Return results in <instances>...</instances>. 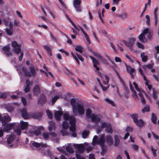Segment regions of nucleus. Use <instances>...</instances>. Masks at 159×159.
<instances>
[{"mask_svg": "<svg viewBox=\"0 0 159 159\" xmlns=\"http://www.w3.org/2000/svg\"><path fill=\"white\" fill-rule=\"evenodd\" d=\"M98 137L97 135H95L93 139L92 144L94 145L96 144H98L100 145L102 148V151L101 152L102 155L103 156L104 154L106 152L107 149L105 146V138L103 134L100 136V138L98 140Z\"/></svg>", "mask_w": 159, "mask_h": 159, "instance_id": "obj_1", "label": "nucleus"}, {"mask_svg": "<svg viewBox=\"0 0 159 159\" xmlns=\"http://www.w3.org/2000/svg\"><path fill=\"white\" fill-rule=\"evenodd\" d=\"M30 72L27 71V69L25 67H22L17 68L18 71L21 75H24L27 76H34L36 74V71L38 70L37 68H34L33 66L30 67Z\"/></svg>", "mask_w": 159, "mask_h": 159, "instance_id": "obj_2", "label": "nucleus"}, {"mask_svg": "<svg viewBox=\"0 0 159 159\" xmlns=\"http://www.w3.org/2000/svg\"><path fill=\"white\" fill-rule=\"evenodd\" d=\"M21 116L25 119H28L30 118L36 119L42 115V113H40L39 115L35 113H31V112L28 113L26 110L23 108L21 110Z\"/></svg>", "mask_w": 159, "mask_h": 159, "instance_id": "obj_3", "label": "nucleus"}, {"mask_svg": "<svg viewBox=\"0 0 159 159\" xmlns=\"http://www.w3.org/2000/svg\"><path fill=\"white\" fill-rule=\"evenodd\" d=\"M153 32L152 31L149 30L148 28H146L139 36V40L142 42L145 43L147 42V40L145 37V35L147 34L148 38L150 39H151L152 35Z\"/></svg>", "mask_w": 159, "mask_h": 159, "instance_id": "obj_4", "label": "nucleus"}, {"mask_svg": "<svg viewBox=\"0 0 159 159\" xmlns=\"http://www.w3.org/2000/svg\"><path fill=\"white\" fill-rule=\"evenodd\" d=\"M11 46L13 48V50L15 53L18 54L20 52V56H19L18 59L20 61H21L22 59L24 54L23 52H21V45L18 44L15 41H13L11 43Z\"/></svg>", "mask_w": 159, "mask_h": 159, "instance_id": "obj_5", "label": "nucleus"}, {"mask_svg": "<svg viewBox=\"0 0 159 159\" xmlns=\"http://www.w3.org/2000/svg\"><path fill=\"white\" fill-rule=\"evenodd\" d=\"M72 111L74 115H76L77 113L80 115H83L85 112V110L83 105L79 103L76 104L75 107L73 108Z\"/></svg>", "mask_w": 159, "mask_h": 159, "instance_id": "obj_6", "label": "nucleus"}, {"mask_svg": "<svg viewBox=\"0 0 159 159\" xmlns=\"http://www.w3.org/2000/svg\"><path fill=\"white\" fill-rule=\"evenodd\" d=\"M28 125L27 122H25L22 120L20 121V125L19 126H16L14 128V130L18 135L20 134V131L21 130L26 129Z\"/></svg>", "mask_w": 159, "mask_h": 159, "instance_id": "obj_7", "label": "nucleus"}, {"mask_svg": "<svg viewBox=\"0 0 159 159\" xmlns=\"http://www.w3.org/2000/svg\"><path fill=\"white\" fill-rule=\"evenodd\" d=\"M3 21L6 25L9 26V28L7 27L6 29L7 34L9 35H11L12 33L13 24L11 23L10 20L9 18L5 19L3 20Z\"/></svg>", "mask_w": 159, "mask_h": 159, "instance_id": "obj_8", "label": "nucleus"}, {"mask_svg": "<svg viewBox=\"0 0 159 159\" xmlns=\"http://www.w3.org/2000/svg\"><path fill=\"white\" fill-rule=\"evenodd\" d=\"M86 116L87 118H91V119H100L99 116L93 112L92 110L89 108L86 110Z\"/></svg>", "mask_w": 159, "mask_h": 159, "instance_id": "obj_9", "label": "nucleus"}, {"mask_svg": "<svg viewBox=\"0 0 159 159\" xmlns=\"http://www.w3.org/2000/svg\"><path fill=\"white\" fill-rule=\"evenodd\" d=\"M69 124L70 126L69 129L70 131L72 132L71 136L75 137H76V133L75 132L76 128L75 127V120H70Z\"/></svg>", "mask_w": 159, "mask_h": 159, "instance_id": "obj_10", "label": "nucleus"}, {"mask_svg": "<svg viewBox=\"0 0 159 159\" xmlns=\"http://www.w3.org/2000/svg\"><path fill=\"white\" fill-rule=\"evenodd\" d=\"M33 130H30V132L31 134H34L35 135H39L40 134L41 130H43L44 128L43 126H40L39 127L34 126L32 127Z\"/></svg>", "mask_w": 159, "mask_h": 159, "instance_id": "obj_11", "label": "nucleus"}, {"mask_svg": "<svg viewBox=\"0 0 159 159\" xmlns=\"http://www.w3.org/2000/svg\"><path fill=\"white\" fill-rule=\"evenodd\" d=\"M81 0H74L73 6L77 12H80L81 11L80 4Z\"/></svg>", "mask_w": 159, "mask_h": 159, "instance_id": "obj_12", "label": "nucleus"}, {"mask_svg": "<svg viewBox=\"0 0 159 159\" xmlns=\"http://www.w3.org/2000/svg\"><path fill=\"white\" fill-rule=\"evenodd\" d=\"M54 115L55 119H60L61 116L63 115V111L61 107H59L58 111H54Z\"/></svg>", "mask_w": 159, "mask_h": 159, "instance_id": "obj_13", "label": "nucleus"}, {"mask_svg": "<svg viewBox=\"0 0 159 159\" xmlns=\"http://www.w3.org/2000/svg\"><path fill=\"white\" fill-rule=\"evenodd\" d=\"M106 128V131L108 133L112 134L113 130L110 124L106 123L105 122L102 123V124L101 128Z\"/></svg>", "mask_w": 159, "mask_h": 159, "instance_id": "obj_14", "label": "nucleus"}, {"mask_svg": "<svg viewBox=\"0 0 159 159\" xmlns=\"http://www.w3.org/2000/svg\"><path fill=\"white\" fill-rule=\"evenodd\" d=\"M126 70L128 73L130 75L131 78H134V76L133 73L134 72L135 70L134 68H132L129 66H127L126 64H125Z\"/></svg>", "mask_w": 159, "mask_h": 159, "instance_id": "obj_15", "label": "nucleus"}, {"mask_svg": "<svg viewBox=\"0 0 159 159\" xmlns=\"http://www.w3.org/2000/svg\"><path fill=\"white\" fill-rule=\"evenodd\" d=\"M32 145L33 147L38 148L39 147L42 148H46L47 147V145L45 143H39L37 142L34 141L32 143Z\"/></svg>", "mask_w": 159, "mask_h": 159, "instance_id": "obj_16", "label": "nucleus"}, {"mask_svg": "<svg viewBox=\"0 0 159 159\" xmlns=\"http://www.w3.org/2000/svg\"><path fill=\"white\" fill-rule=\"evenodd\" d=\"M74 147L77 148L78 151L80 153H83L84 151V147L82 144H73Z\"/></svg>", "mask_w": 159, "mask_h": 159, "instance_id": "obj_17", "label": "nucleus"}, {"mask_svg": "<svg viewBox=\"0 0 159 159\" xmlns=\"http://www.w3.org/2000/svg\"><path fill=\"white\" fill-rule=\"evenodd\" d=\"M34 95V96L38 95L40 92V89L39 85H36L33 89Z\"/></svg>", "mask_w": 159, "mask_h": 159, "instance_id": "obj_18", "label": "nucleus"}, {"mask_svg": "<svg viewBox=\"0 0 159 159\" xmlns=\"http://www.w3.org/2000/svg\"><path fill=\"white\" fill-rule=\"evenodd\" d=\"M2 49L3 51L6 52L4 53L6 56L9 57L11 56V53L8 52L10 49V48L8 46H6L3 47Z\"/></svg>", "mask_w": 159, "mask_h": 159, "instance_id": "obj_19", "label": "nucleus"}, {"mask_svg": "<svg viewBox=\"0 0 159 159\" xmlns=\"http://www.w3.org/2000/svg\"><path fill=\"white\" fill-rule=\"evenodd\" d=\"M136 125L139 127H142L145 125L143 120H133Z\"/></svg>", "mask_w": 159, "mask_h": 159, "instance_id": "obj_20", "label": "nucleus"}, {"mask_svg": "<svg viewBox=\"0 0 159 159\" xmlns=\"http://www.w3.org/2000/svg\"><path fill=\"white\" fill-rule=\"evenodd\" d=\"M89 57L91 59L92 62L93 64V66L95 68H96L97 70H99V68L97 67V65H99V62L96 60L94 57L90 56Z\"/></svg>", "mask_w": 159, "mask_h": 159, "instance_id": "obj_21", "label": "nucleus"}, {"mask_svg": "<svg viewBox=\"0 0 159 159\" xmlns=\"http://www.w3.org/2000/svg\"><path fill=\"white\" fill-rule=\"evenodd\" d=\"M46 100V98L44 94H41L38 100V103L41 104L44 102Z\"/></svg>", "mask_w": 159, "mask_h": 159, "instance_id": "obj_22", "label": "nucleus"}, {"mask_svg": "<svg viewBox=\"0 0 159 159\" xmlns=\"http://www.w3.org/2000/svg\"><path fill=\"white\" fill-rule=\"evenodd\" d=\"M71 55L74 58V59L75 60L77 61L78 64H79V61L78 59V58L81 61H83V59L82 57L81 56L78 55L77 54H76L77 56V57H76V56L74 54L73 52H72L71 53Z\"/></svg>", "mask_w": 159, "mask_h": 159, "instance_id": "obj_23", "label": "nucleus"}, {"mask_svg": "<svg viewBox=\"0 0 159 159\" xmlns=\"http://www.w3.org/2000/svg\"><path fill=\"white\" fill-rule=\"evenodd\" d=\"M61 97V92H58L57 95L53 97L52 100V105L55 102L57 99Z\"/></svg>", "mask_w": 159, "mask_h": 159, "instance_id": "obj_24", "label": "nucleus"}, {"mask_svg": "<svg viewBox=\"0 0 159 159\" xmlns=\"http://www.w3.org/2000/svg\"><path fill=\"white\" fill-rule=\"evenodd\" d=\"M48 123L49 125L48 129L50 131H52L53 130H54L55 129L56 126L54 122L52 121H49Z\"/></svg>", "mask_w": 159, "mask_h": 159, "instance_id": "obj_25", "label": "nucleus"}, {"mask_svg": "<svg viewBox=\"0 0 159 159\" xmlns=\"http://www.w3.org/2000/svg\"><path fill=\"white\" fill-rule=\"evenodd\" d=\"M135 39L134 38H131L127 42L124 41L125 44L127 46L131 47L135 42Z\"/></svg>", "mask_w": 159, "mask_h": 159, "instance_id": "obj_26", "label": "nucleus"}, {"mask_svg": "<svg viewBox=\"0 0 159 159\" xmlns=\"http://www.w3.org/2000/svg\"><path fill=\"white\" fill-rule=\"evenodd\" d=\"M106 141L109 146L111 145L113 143L112 139L110 135H107L106 138Z\"/></svg>", "mask_w": 159, "mask_h": 159, "instance_id": "obj_27", "label": "nucleus"}, {"mask_svg": "<svg viewBox=\"0 0 159 159\" xmlns=\"http://www.w3.org/2000/svg\"><path fill=\"white\" fill-rule=\"evenodd\" d=\"M12 128V125L11 124H6L5 125L3 128V131L7 132Z\"/></svg>", "mask_w": 159, "mask_h": 159, "instance_id": "obj_28", "label": "nucleus"}, {"mask_svg": "<svg viewBox=\"0 0 159 159\" xmlns=\"http://www.w3.org/2000/svg\"><path fill=\"white\" fill-rule=\"evenodd\" d=\"M64 119H74V117L72 116H70L68 112L65 111L63 114Z\"/></svg>", "mask_w": 159, "mask_h": 159, "instance_id": "obj_29", "label": "nucleus"}, {"mask_svg": "<svg viewBox=\"0 0 159 159\" xmlns=\"http://www.w3.org/2000/svg\"><path fill=\"white\" fill-rule=\"evenodd\" d=\"M72 144L71 143H68L66 147V150L67 152L72 153L74 152L73 150L71 147Z\"/></svg>", "mask_w": 159, "mask_h": 159, "instance_id": "obj_30", "label": "nucleus"}, {"mask_svg": "<svg viewBox=\"0 0 159 159\" xmlns=\"http://www.w3.org/2000/svg\"><path fill=\"white\" fill-rule=\"evenodd\" d=\"M89 50L99 60L102 57L99 53L95 52L92 48L89 49Z\"/></svg>", "mask_w": 159, "mask_h": 159, "instance_id": "obj_31", "label": "nucleus"}, {"mask_svg": "<svg viewBox=\"0 0 159 159\" xmlns=\"http://www.w3.org/2000/svg\"><path fill=\"white\" fill-rule=\"evenodd\" d=\"M16 93L17 94V95H12L11 96V98L13 99H15L17 98L18 97L21 96L22 95V92L21 91H16Z\"/></svg>", "mask_w": 159, "mask_h": 159, "instance_id": "obj_32", "label": "nucleus"}, {"mask_svg": "<svg viewBox=\"0 0 159 159\" xmlns=\"http://www.w3.org/2000/svg\"><path fill=\"white\" fill-rule=\"evenodd\" d=\"M70 121V120H65V121L63 122L62 126L64 129H66L69 128V125L68 122L69 123Z\"/></svg>", "mask_w": 159, "mask_h": 159, "instance_id": "obj_33", "label": "nucleus"}, {"mask_svg": "<svg viewBox=\"0 0 159 159\" xmlns=\"http://www.w3.org/2000/svg\"><path fill=\"white\" fill-rule=\"evenodd\" d=\"M0 119H11L10 118L7 113L0 114Z\"/></svg>", "mask_w": 159, "mask_h": 159, "instance_id": "obj_34", "label": "nucleus"}, {"mask_svg": "<svg viewBox=\"0 0 159 159\" xmlns=\"http://www.w3.org/2000/svg\"><path fill=\"white\" fill-rule=\"evenodd\" d=\"M41 152L43 155L48 156L51 157L52 154L49 149H47L45 152Z\"/></svg>", "mask_w": 159, "mask_h": 159, "instance_id": "obj_35", "label": "nucleus"}, {"mask_svg": "<svg viewBox=\"0 0 159 159\" xmlns=\"http://www.w3.org/2000/svg\"><path fill=\"white\" fill-rule=\"evenodd\" d=\"M148 148H150L151 149L152 153L154 156V157H155L157 155V149H154L153 147L152 146H150L149 147H147Z\"/></svg>", "mask_w": 159, "mask_h": 159, "instance_id": "obj_36", "label": "nucleus"}, {"mask_svg": "<svg viewBox=\"0 0 159 159\" xmlns=\"http://www.w3.org/2000/svg\"><path fill=\"white\" fill-rule=\"evenodd\" d=\"M44 49L47 51L48 55L49 56L52 55L51 50V48L47 45L43 46Z\"/></svg>", "mask_w": 159, "mask_h": 159, "instance_id": "obj_37", "label": "nucleus"}, {"mask_svg": "<svg viewBox=\"0 0 159 159\" xmlns=\"http://www.w3.org/2000/svg\"><path fill=\"white\" fill-rule=\"evenodd\" d=\"M66 18L69 20L70 22L72 24L73 26L74 27L75 29L78 31H79L80 30V29L79 27H77L76 25H75V24L73 23V22L70 19V18L68 17V16L66 15Z\"/></svg>", "mask_w": 159, "mask_h": 159, "instance_id": "obj_38", "label": "nucleus"}, {"mask_svg": "<svg viewBox=\"0 0 159 159\" xmlns=\"http://www.w3.org/2000/svg\"><path fill=\"white\" fill-rule=\"evenodd\" d=\"M109 77L106 75L104 76V80H103V83L104 84H109Z\"/></svg>", "mask_w": 159, "mask_h": 159, "instance_id": "obj_39", "label": "nucleus"}, {"mask_svg": "<svg viewBox=\"0 0 159 159\" xmlns=\"http://www.w3.org/2000/svg\"><path fill=\"white\" fill-rule=\"evenodd\" d=\"M153 64L152 63L143 66L142 67L143 69L145 70L147 68L149 69H151L153 67Z\"/></svg>", "mask_w": 159, "mask_h": 159, "instance_id": "obj_40", "label": "nucleus"}, {"mask_svg": "<svg viewBox=\"0 0 159 159\" xmlns=\"http://www.w3.org/2000/svg\"><path fill=\"white\" fill-rule=\"evenodd\" d=\"M114 138L115 140L114 145L116 146H117L118 145L120 142V139L118 136L117 135L115 136Z\"/></svg>", "mask_w": 159, "mask_h": 159, "instance_id": "obj_41", "label": "nucleus"}, {"mask_svg": "<svg viewBox=\"0 0 159 159\" xmlns=\"http://www.w3.org/2000/svg\"><path fill=\"white\" fill-rule=\"evenodd\" d=\"M49 135L51 136L52 137V139L53 140L56 141V142H57L58 140L56 139L57 134L54 133L53 132H51L49 133Z\"/></svg>", "mask_w": 159, "mask_h": 159, "instance_id": "obj_42", "label": "nucleus"}, {"mask_svg": "<svg viewBox=\"0 0 159 159\" xmlns=\"http://www.w3.org/2000/svg\"><path fill=\"white\" fill-rule=\"evenodd\" d=\"M75 50L76 51L82 53L83 51V48L82 46L80 45L77 46L75 48Z\"/></svg>", "mask_w": 159, "mask_h": 159, "instance_id": "obj_43", "label": "nucleus"}, {"mask_svg": "<svg viewBox=\"0 0 159 159\" xmlns=\"http://www.w3.org/2000/svg\"><path fill=\"white\" fill-rule=\"evenodd\" d=\"M141 56L143 61L144 62H146L147 61L148 59V57L147 56L145 55L144 52H142L141 53Z\"/></svg>", "mask_w": 159, "mask_h": 159, "instance_id": "obj_44", "label": "nucleus"}, {"mask_svg": "<svg viewBox=\"0 0 159 159\" xmlns=\"http://www.w3.org/2000/svg\"><path fill=\"white\" fill-rule=\"evenodd\" d=\"M133 84L135 88L137 91L139 92V93H142V92H143V90L141 89H139L138 88V85L135 82H134L133 83Z\"/></svg>", "mask_w": 159, "mask_h": 159, "instance_id": "obj_45", "label": "nucleus"}, {"mask_svg": "<svg viewBox=\"0 0 159 159\" xmlns=\"http://www.w3.org/2000/svg\"><path fill=\"white\" fill-rule=\"evenodd\" d=\"M10 93L9 92H5V93H1L0 96V98L4 99H5L7 96L9 94V93Z\"/></svg>", "mask_w": 159, "mask_h": 159, "instance_id": "obj_46", "label": "nucleus"}, {"mask_svg": "<svg viewBox=\"0 0 159 159\" xmlns=\"http://www.w3.org/2000/svg\"><path fill=\"white\" fill-rule=\"evenodd\" d=\"M49 135V133H48L47 132H44L43 134V136L44 139L45 140L48 139Z\"/></svg>", "mask_w": 159, "mask_h": 159, "instance_id": "obj_47", "label": "nucleus"}, {"mask_svg": "<svg viewBox=\"0 0 159 159\" xmlns=\"http://www.w3.org/2000/svg\"><path fill=\"white\" fill-rule=\"evenodd\" d=\"M105 101L106 102H107L108 103L111 104V105L113 107L115 106V104L112 100L109 99L108 98H106L105 99Z\"/></svg>", "mask_w": 159, "mask_h": 159, "instance_id": "obj_48", "label": "nucleus"}, {"mask_svg": "<svg viewBox=\"0 0 159 159\" xmlns=\"http://www.w3.org/2000/svg\"><path fill=\"white\" fill-rule=\"evenodd\" d=\"M76 100L74 98H72L70 100V103L72 106V109L74 107H75Z\"/></svg>", "mask_w": 159, "mask_h": 159, "instance_id": "obj_49", "label": "nucleus"}, {"mask_svg": "<svg viewBox=\"0 0 159 159\" xmlns=\"http://www.w3.org/2000/svg\"><path fill=\"white\" fill-rule=\"evenodd\" d=\"M89 131L88 130L84 131L82 134V137L83 138H86L89 135Z\"/></svg>", "mask_w": 159, "mask_h": 159, "instance_id": "obj_50", "label": "nucleus"}, {"mask_svg": "<svg viewBox=\"0 0 159 159\" xmlns=\"http://www.w3.org/2000/svg\"><path fill=\"white\" fill-rule=\"evenodd\" d=\"M142 112L144 113L145 112H149L150 111V107L148 105L145 106L143 109H142Z\"/></svg>", "mask_w": 159, "mask_h": 159, "instance_id": "obj_51", "label": "nucleus"}, {"mask_svg": "<svg viewBox=\"0 0 159 159\" xmlns=\"http://www.w3.org/2000/svg\"><path fill=\"white\" fill-rule=\"evenodd\" d=\"M46 113L48 118L49 119H52V115L51 112L48 110H46Z\"/></svg>", "mask_w": 159, "mask_h": 159, "instance_id": "obj_52", "label": "nucleus"}, {"mask_svg": "<svg viewBox=\"0 0 159 159\" xmlns=\"http://www.w3.org/2000/svg\"><path fill=\"white\" fill-rule=\"evenodd\" d=\"M106 85H107L106 86H103L102 84L100 85V86L101 87L102 89V90L103 91H106V90H107L109 88V87L110 86V85L109 84H106Z\"/></svg>", "mask_w": 159, "mask_h": 159, "instance_id": "obj_53", "label": "nucleus"}, {"mask_svg": "<svg viewBox=\"0 0 159 159\" xmlns=\"http://www.w3.org/2000/svg\"><path fill=\"white\" fill-rule=\"evenodd\" d=\"M152 97L154 100H156L157 97V92L152 89Z\"/></svg>", "mask_w": 159, "mask_h": 159, "instance_id": "obj_54", "label": "nucleus"}, {"mask_svg": "<svg viewBox=\"0 0 159 159\" xmlns=\"http://www.w3.org/2000/svg\"><path fill=\"white\" fill-rule=\"evenodd\" d=\"M142 93H139V95L141 98V100L143 104H145L146 103V100L145 98L143 97V96Z\"/></svg>", "mask_w": 159, "mask_h": 159, "instance_id": "obj_55", "label": "nucleus"}, {"mask_svg": "<svg viewBox=\"0 0 159 159\" xmlns=\"http://www.w3.org/2000/svg\"><path fill=\"white\" fill-rule=\"evenodd\" d=\"M145 84L146 86H147L148 89L149 90V93H150L149 91H151L152 89H152H154L152 88V86L151 85L149 84L148 81L145 82Z\"/></svg>", "mask_w": 159, "mask_h": 159, "instance_id": "obj_56", "label": "nucleus"}, {"mask_svg": "<svg viewBox=\"0 0 159 159\" xmlns=\"http://www.w3.org/2000/svg\"><path fill=\"white\" fill-rule=\"evenodd\" d=\"M13 137L12 136H11L7 139V143L10 144L11 143V142L13 141Z\"/></svg>", "mask_w": 159, "mask_h": 159, "instance_id": "obj_57", "label": "nucleus"}, {"mask_svg": "<svg viewBox=\"0 0 159 159\" xmlns=\"http://www.w3.org/2000/svg\"><path fill=\"white\" fill-rule=\"evenodd\" d=\"M145 17L146 19V22L147 25H150V19L149 16L148 15H146L145 16Z\"/></svg>", "mask_w": 159, "mask_h": 159, "instance_id": "obj_58", "label": "nucleus"}, {"mask_svg": "<svg viewBox=\"0 0 159 159\" xmlns=\"http://www.w3.org/2000/svg\"><path fill=\"white\" fill-rule=\"evenodd\" d=\"M121 17L122 19H125L127 17V14L126 13H123L122 14L119 15Z\"/></svg>", "mask_w": 159, "mask_h": 159, "instance_id": "obj_59", "label": "nucleus"}, {"mask_svg": "<svg viewBox=\"0 0 159 159\" xmlns=\"http://www.w3.org/2000/svg\"><path fill=\"white\" fill-rule=\"evenodd\" d=\"M6 108L7 111L9 112H11L13 110V108L10 105H7L6 107Z\"/></svg>", "mask_w": 159, "mask_h": 159, "instance_id": "obj_60", "label": "nucleus"}, {"mask_svg": "<svg viewBox=\"0 0 159 159\" xmlns=\"http://www.w3.org/2000/svg\"><path fill=\"white\" fill-rule=\"evenodd\" d=\"M130 116L133 119H137L138 118V115L136 113L131 115Z\"/></svg>", "mask_w": 159, "mask_h": 159, "instance_id": "obj_61", "label": "nucleus"}, {"mask_svg": "<svg viewBox=\"0 0 159 159\" xmlns=\"http://www.w3.org/2000/svg\"><path fill=\"white\" fill-rule=\"evenodd\" d=\"M104 64L106 65H108V64L107 61L103 57H102L100 59Z\"/></svg>", "mask_w": 159, "mask_h": 159, "instance_id": "obj_62", "label": "nucleus"}, {"mask_svg": "<svg viewBox=\"0 0 159 159\" xmlns=\"http://www.w3.org/2000/svg\"><path fill=\"white\" fill-rule=\"evenodd\" d=\"M121 0H112V4L114 5H118Z\"/></svg>", "mask_w": 159, "mask_h": 159, "instance_id": "obj_63", "label": "nucleus"}, {"mask_svg": "<svg viewBox=\"0 0 159 159\" xmlns=\"http://www.w3.org/2000/svg\"><path fill=\"white\" fill-rule=\"evenodd\" d=\"M137 45L138 47L139 48H141L143 49L144 48V46L142 44L140 43L139 42H137Z\"/></svg>", "mask_w": 159, "mask_h": 159, "instance_id": "obj_64", "label": "nucleus"}]
</instances>
